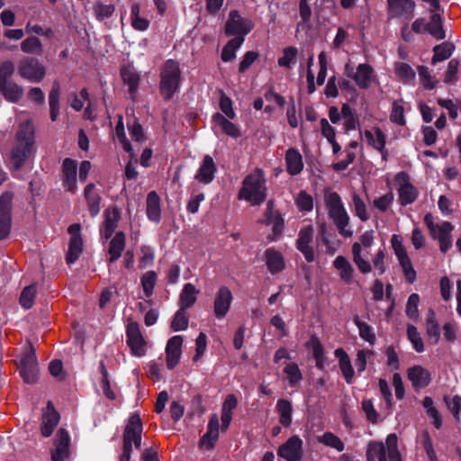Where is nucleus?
Returning <instances> with one entry per match:
<instances>
[{"label": "nucleus", "instance_id": "nucleus-59", "mask_svg": "<svg viewBox=\"0 0 461 461\" xmlns=\"http://www.w3.org/2000/svg\"><path fill=\"white\" fill-rule=\"evenodd\" d=\"M313 357L316 360V366L320 369L324 368V349L320 340L316 337L311 339Z\"/></svg>", "mask_w": 461, "mask_h": 461}, {"label": "nucleus", "instance_id": "nucleus-7", "mask_svg": "<svg viewBox=\"0 0 461 461\" xmlns=\"http://www.w3.org/2000/svg\"><path fill=\"white\" fill-rule=\"evenodd\" d=\"M424 223L429 231L431 238L438 240L440 251L446 253L452 246V224L448 221L435 224L434 217L431 213H427L425 215Z\"/></svg>", "mask_w": 461, "mask_h": 461}, {"label": "nucleus", "instance_id": "nucleus-38", "mask_svg": "<svg viewBox=\"0 0 461 461\" xmlns=\"http://www.w3.org/2000/svg\"><path fill=\"white\" fill-rule=\"evenodd\" d=\"M0 93L7 101L16 103L22 98L23 88L14 81H8L0 84Z\"/></svg>", "mask_w": 461, "mask_h": 461}, {"label": "nucleus", "instance_id": "nucleus-24", "mask_svg": "<svg viewBox=\"0 0 461 461\" xmlns=\"http://www.w3.org/2000/svg\"><path fill=\"white\" fill-rule=\"evenodd\" d=\"M183 337L176 335L168 339L166 347V362L168 369H173L179 362L182 354Z\"/></svg>", "mask_w": 461, "mask_h": 461}, {"label": "nucleus", "instance_id": "nucleus-3", "mask_svg": "<svg viewBox=\"0 0 461 461\" xmlns=\"http://www.w3.org/2000/svg\"><path fill=\"white\" fill-rule=\"evenodd\" d=\"M238 195L251 205H259L266 200V177L261 169L256 168L244 178Z\"/></svg>", "mask_w": 461, "mask_h": 461}, {"label": "nucleus", "instance_id": "nucleus-60", "mask_svg": "<svg viewBox=\"0 0 461 461\" xmlns=\"http://www.w3.org/2000/svg\"><path fill=\"white\" fill-rule=\"evenodd\" d=\"M37 293L34 285L26 286L20 296V303L24 309H30L33 305L34 298Z\"/></svg>", "mask_w": 461, "mask_h": 461}, {"label": "nucleus", "instance_id": "nucleus-34", "mask_svg": "<svg viewBox=\"0 0 461 461\" xmlns=\"http://www.w3.org/2000/svg\"><path fill=\"white\" fill-rule=\"evenodd\" d=\"M286 170L292 175L299 174L303 168L302 155L295 149H289L285 154Z\"/></svg>", "mask_w": 461, "mask_h": 461}, {"label": "nucleus", "instance_id": "nucleus-55", "mask_svg": "<svg viewBox=\"0 0 461 461\" xmlns=\"http://www.w3.org/2000/svg\"><path fill=\"white\" fill-rule=\"evenodd\" d=\"M188 322L189 317L186 310L179 308L171 321V329L174 331L185 330L188 327Z\"/></svg>", "mask_w": 461, "mask_h": 461}, {"label": "nucleus", "instance_id": "nucleus-21", "mask_svg": "<svg viewBox=\"0 0 461 461\" xmlns=\"http://www.w3.org/2000/svg\"><path fill=\"white\" fill-rule=\"evenodd\" d=\"M127 343L132 353L137 357L144 356L146 353V342L140 330L137 322L131 321L127 326Z\"/></svg>", "mask_w": 461, "mask_h": 461}, {"label": "nucleus", "instance_id": "nucleus-9", "mask_svg": "<svg viewBox=\"0 0 461 461\" xmlns=\"http://www.w3.org/2000/svg\"><path fill=\"white\" fill-rule=\"evenodd\" d=\"M345 73L359 88H369L377 80L375 69L366 63L359 64L356 69L350 63H347Z\"/></svg>", "mask_w": 461, "mask_h": 461}, {"label": "nucleus", "instance_id": "nucleus-6", "mask_svg": "<svg viewBox=\"0 0 461 461\" xmlns=\"http://www.w3.org/2000/svg\"><path fill=\"white\" fill-rule=\"evenodd\" d=\"M366 457L367 461H397L399 451L396 435H388L385 444L382 442H370L366 450Z\"/></svg>", "mask_w": 461, "mask_h": 461}, {"label": "nucleus", "instance_id": "nucleus-52", "mask_svg": "<svg viewBox=\"0 0 461 461\" xmlns=\"http://www.w3.org/2000/svg\"><path fill=\"white\" fill-rule=\"evenodd\" d=\"M140 7L139 4H133L131 8V26L138 31H146L149 28V22L140 16Z\"/></svg>", "mask_w": 461, "mask_h": 461}, {"label": "nucleus", "instance_id": "nucleus-17", "mask_svg": "<svg viewBox=\"0 0 461 461\" xmlns=\"http://www.w3.org/2000/svg\"><path fill=\"white\" fill-rule=\"evenodd\" d=\"M68 232L70 235L68 243V250L66 256V261L68 264H72L81 255L83 251V240L81 236V226L78 223L71 224Z\"/></svg>", "mask_w": 461, "mask_h": 461}, {"label": "nucleus", "instance_id": "nucleus-63", "mask_svg": "<svg viewBox=\"0 0 461 461\" xmlns=\"http://www.w3.org/2000/svg\"><path fill=\"white\" fill-rule=\"evenodd\" d=\"M420 303V296L417 294H411L407 301L406 314L411 320H417L419 317L418 306Z\"/></svg>", "mask_w": 461, "mask_h": 461}, {"label": "nucleus", "instance_id": "nucleus-22", "mask_svg": "<svg viewBox=\"0 0 461 461\" xmlns=\"http://www.w3.org/2000/svg\"><path fill=\"white\" fill-rule=\"evenodd\" d=\"M387 8L392 17L410 20L414 14L415 3L412 0H387Z\"/></svg>", "mask_w": 461, "mask_h": 461}, {"label": "nucleus", "instance_id": "nucleus-15", "mask_svg": "<svg viewBox=\"0 0 461 461\" xmlns=\"http://www.w3.org/2000/svg\"><path fill=\"white\" fill-rule=\"evenodd\" d=\"M14 194L5 192L0 195V240H5L11 230V209Z\"/></svg>", "mask_w": 461, "mask_h": 461}, {"label": "nucleus", "instance_id": "nucleus-42", "mask_svg": "<svg viewBox=\"0 0 461 461\" xmlns=\"http://www.w3.org/2000/svg\"><path fill=\"white\" fill-rule=\"evenodd\" d=\"M265 257H266V262H267L268 270L272 274L278 273L284 269V267H285L284 258L280 252H278L273 249H268L265 252Z\"/></svg>", "mask_w": 461, "mask_h": 461}, {"label": "nucleus", "instance_id": "nucleus-10", "mask_svg": "<svg viewBox=\"0 0 461 461\" xmlns=\"http://www.w3.org/2000/svg\"><path fill=\"white\" fill-rule=\"evenodd\" d=\"M18 74L25 80L39 83L46 76V68L36 58L25 57L18 63Z\"/></svg>", "mask_w": 461, "mask_h": 461}, {"label": "nucleus", "instance_id": "nucleus-8", "mask_svg": "<svg viewBox=\"0 0 461 461\" xmlns=\"http://www.w3.org/2000/svg\"><path fill=\"white\" fill-rule=\"evenodd\" d=\"M374 243V231H365L359 237V242L352 245V259L362 274H368L372 271V265L364 258L363 249H368Z\"/></svg>", "mask_w": 461, "mask_h": 461}, {"label": "nucleus", "instance_id": "nucleus-41", "mask_svg": "<svg viewBox=\"0 0 461 461\" xmlns=\"http://www.w3.org/2000/svg\"><path fill=\"white\" fill-rule=\"evenodd\" d=\"M85 198L87 202L88 210L92 217H95L100 212L101 197L95 192V185L88 184L84 190Z\"/></svg>", "mask_w": 461, "mask_h": 461}, {"label": "nucleus", "instance_id": "nucleus-39", "mask_svg": "<svg viewBox=\"0 0 461 461\" xmlns=\"http://www.w3.org/2000/svg\"><path fill=\"white\" fill-rule=\"evenodd\" d=\"M147 214L150 221L158 222L161 218L160 198L155 191L147 196Z\"/></svg>", "mask_w": 461, "mask_h": 461}, {"label": "nucleus", "instance_id": "nucleus-64", "mask_svg": "<svg viewBox=\"0 0 461 461\" xmlns=\"http://www.w3.org/2000/svg\"><path fill=\"white\" fill-rule=\"evenodd\" d=\"M355 323L358 328L359 336L370 344H374L375 341V335L373 332L371 326L366 322L360 321L357 318L355 319Z\"/></svg>", "mask_w": 461, "mask_h": 461}, {"label": "nucleus", "instance_id": "nucleus-31", "mask_svg": "<svg viewBox=\"0 0 461 461\" xmlns=\"http://www.w3.org/2000/svg\"><path fill=\"white\" fill-rule=\"evenodd\" d=\"M333 267L339 272V278L347 285L353 282L355 270L351 263L343 256H338L333 261Z\"/></svg>", "mask_w": 461, "mask_h": 461}, {"label": "nucleus", "instance_id": "nucleus-19", "mask_svg": "<svg viewBox=\"0 0 461 461\" xmlns=\"http://www.w3.org/2000/svg\"><path fill=\"white\" fill-rule=\"evenodd\" d=\"M70 436L65 429L56 434L54 447L50 451L52 461H65L69 456Z\"/></svg>", "mask_w": 461, "mask_h": 461}, {"label": "nucleus", "instance_id": "nucleus-62", "mask_svg": "<svg viewBox=\"0 0 461 461\" xmlns=\"http://www.w3.org/2000/svg\"><path fill=\"white\" fill-rule=\"evenodd\" d=\"M298 50L295 47H287L283 50V56L278 59V65L284 68H290L294 62Z\"/></svg>", "mask_w": 461, "mask_h": 461}, {"label": "nucleus", "instance_id": "nucleus-4", "mask_svg": "<svg viewBox=\"0 0 461 461\" xmlns=\"http://www.w3.org/2000/svg\"><path fill=\"white\" fill-rule=\"evenodd\" d=\"M181 81V69L178 62L168 59L160 71L159 91L166 100H170L179 90Z\"/></svg>", "mask_w": 461, "mask_h": 461}, {"label": "nucleus", "instance_id": "nucleus-47", "mask_svg": "<svg viewBox=\"0 0 461 461\" xmlns=\"http://www.w3.org/2000/svg\"><path fill=\"white\" fill-rule=\"evenodd\" d=\"M455 50V45L449 41H444L433 48L432 64L447 59Z\"/></svg>", "mask_w": 461, "mask_h": 461}, {"label": "nucleus", "instance_id": "nucleus-30", "mask_svg": "<svg viewBox=\"0 0 461 461\" xmlns=\"http://www.w3.org/2000/svg\"><path fill=\"white\" fill-rule=\"evenodd\" d=\"M219 417L216 413H214L209 420L206 433L202 437L200 440L201 446L205 447L208 449L212 448L219 438Z\"/></svg>", "mask_w": 461, "mask_h": 461}, {"label": "nucleus", "instance_id": "nucleus-35", "mask_svg": "<svg viewBox=\"0 0 461 461\" xmlns=\"http://www.w3.org/2000/svg\"><path fill=\"white\" fill-rule=\"evenodd\" d=\"M125 249V235L122 231H119L112 239L109 244L108 254L110 263L115 262L122 256Z\"/></svg>", "mask_w": 461, "mask_h": 461}, {"label": "nucleus", "instance_id": "nucleus-32", "mask_svg": "<svg viewBox=\"0 0 461 461\" xmlns=\"http://www.w3.org/2000/svg\"><path fill=\"white\" fill-rule=\"evenodd\" d=\"M264 223L267 225H273V233L275 236H278L283 230L284 220L281 214L274 210V201L269 200L267 203V211L265 213Z\"/></svg>", "mask_w": 461, "mask_h": 461}, {"label": "nucleus", "instance_id": "nucleus-56", "mask_svg": "<svg viewBox=\"0 0 461 461\" xmlns=\"http://www.w3.org/2000/svg\"><path fill=\"white\" fill-rule=\"evenodd\" d=\"M157 274L155 271H148L146 272L140 279L141 286L143 292L147 297H150L153 294L154 287L157 283Z\"/></svg>", "mask_w": 461, "mask_h": 461}, {"label": "nucleus", "instance_id": "nucleus-49", "mask_svg": "<svg viewBox=\"0 0 461 461\" xmlns=\"http://www.w3.org/2000/svg\"><path fill=\"white\" fill-rule=\"evenodd\" d=\"M21 50L25 54L41 55L43 51V46L40 39L35 36H30L21 42Z\"/></svg>", "mask_w": 461, "mask_h": 461}, {"label": "nucleus", "instance_id": "nucleus-16", "mask_svg": "<svg viewBox=\"0 0 461 461\" xmlns=\"http://www.w3.org/2000/svg\"><path fill=\"white\" fill-rule=\"evenodd\" d=\"M277 455L285 461H302L303 440L298 436H292L279 447Z\"/></svg>", "mask_w": 461, "mask_h": 461}, {"label": "nucleus", "instance_id": "nucleus-1", "mask_svg": "<svg viewBox=\"0 0 461 461\" xmlns=\"http://www.w3.org/2000/svg\"><path fill=\"white\" fill-rule=\"evenodd\" d=\"M324 203L328 211V215L330 219L333 221L339 234L346 238L351 237L353 231L348 227L349 216L339 194L330 189L325 190Z\"/></svg>", "mask_w": 461, "mask_h": 461}, {"label": "nucleus", "instance_id": "nucleus-18", "mask_svg": "<svg viewBox=\"0 0 461 461\" xmlns=\"http://www.w3.org/2000/svg\"><path fill=\"white\" fill-rule=\"evenodd\" d=\"M252 28V23L243 19L238 11L233 10L230 12L225 26V32L228 35H240L239 37L244 38V35L248 34Z\"/></svg>", "mask_w": 461, "mask_h": 461}, {"label": "nucleus", "instance_id": "nucleus-2", "mask_svg": "<svg viewBox=\"0 0 461 461\" xmlns=\"http://www.w3.org/2000/svg\"><path fill=\"white\" fill-rule=\"evenodd\" d=\"M16 140V145L11 153V162L15 169H19L30 157L33 148L34 127L31 121L20 124Z\"/></svg>", "mask_w": 461, "mask_h": 461}, {"label": "nucleus", "instance_id": "nucleus-37", "mask_svg": "<svg viewBox=\"0 0 461 461\" xmlns=\"http://www.w3.org/2000/svg\"><path fill=\"white\" fill-rule=\"evenodd\" d=\"M199 290L193 284H185L179 295V308L186 310L192 307L196 302Z\"/></svg>", "mask_w": 461, "mask_h": 461}, {"label": "nucleus", "instance_id": "nucleus-23", "mask_svg": "<svg viewBox=\"0 0 461 461\" xmlns=\"http://www.w3.org/2000/svg\"><path fill=\"white\" fill-rule=\"evenodd\" d=\"M232 302L231 291L227 286H221L215 294L213 312L218 319L225 317Z\"/></svg>", "mask_w": 461, "mask_h": 461}, {"label": "nucleus", "instance_id": "nucleus-57", "mask_svg": "<svg viewBox=\"0 0 461 461\" xmlns=\"http://www.w3.org/2000/svg\"><path fill=\"white\" fill-rule=\"evenodd\" d=\"M284 372L289 380L290 386L297 385L303 379L302 372L295 363L286 364Z\"/></svg>", "mask_w": 461, "mask_h": 461}, {"label": "nucleus", "instance_id": "nucleus-5", "mask_svg": "<svg viewBox=\"0 0 461 461\" xmlns=\"http://www.w3.org/2000/svg\"><path fill=\"white\" fill-rule=\"evenodd\" d=\"M142 423L137 413H133L128 420L123 431V447L120 461H130L132 445L140 448L141 445Z\"/></svg>", "mask_w": 461, "mask_h": 461}, {"label": "nucleus", "instance_id": "nucleus-36", "mask_svg": "<svg viewBox=\"0 0 461 461\" xmlns=\"http://www.w3.org/2000/svg\"><path fill=\"white\" fill-rule=\"evenodd\" d=\"M335 356L339 358V368L348 384H351L354 378V369L351 365L350 358L346 351L342 348L335 350Z\"/></svg>", "mask_w": 461, "mask_h": 461}, {"label": "nucleus", "instance_id": "nucleus-53", "mask_svg": "<svg viewBox=\"0 0 461 461\" xmlns=\"http://www.w3.org/2000/svg\"><path fill=\"white\" fill-rule=\"evenodd\" d=\"M318 441L329 447L335 448L339 452L344 450V443L332 432H325L323 435L318 437Z\"/></svg>", "mask_w": 461, "mask_h": 461}, {"label": "nucleus", "instance_id": "nucleus-25", "mask_svg": "<svg viewBox=\"0 0 461 461\" xmlns=\"http://www.w3.org/2000/svg\"><path fill=\"white\" fill-rule=\"evenodd\" d=\"M77 162L71 158H65L62 163L63 186L69 192L77 190Z\"/></svg>", "mask_w": 461, "mask_h": 461}, {"label": "nucleus", "instance_id": "nucleus-27", "mask_svg": "<svg viewBox=\"0 0 461 461\" xmlns=\"http://www.w3.org/2000/svg\"><path fill=\"white\" fill-rule=\"evenodd\" d=\"M230 120L220 113H216L212 116V122L216 130L222 131L230 138L238 139L241 136V131L238 125Z\"/></svg>", "mask_w": 461, "mask_h": 461}, {"label": "nucleus", "instance_id": "nucleus-45", "mask_svg": "<svg viewBox=\"0 0 461 461\" xmlns=\"http://www.w3.org/2000/svg\"><path fill=\"white\" fill-rule=\"evenodd\" d=\"M121 74L124 84L128 86L129 91L133 97L140 81L139 73L130 67H123Z\"/></svg>", "mask_w": 461, "mask_h": 461}, {"label": "nucleus", "instance_id": "nucleus-48", "mask_svg": "<svg viewBox=\"0 0 461 461\" xmlns=\"http://www.w3.org/2000/svg\"><path fill=\"white\" fill-rule=\"evenodd\" d=\"M276 411L280 416L279 421L285 427L290 426L292 422V404L287 400H278L276 403Z\"/></svg>", "mask_w": 461, "mask_h": 461}, {"label": "nucleus", "instance_id": "nucleus-14", "mask_svg": "<svg viewBox=\"0 0 461 461\" xmlns=\"http://www.w3.org/2000/svg\"><path fill=\"white\" fill-rule=\"evenodd\" d=\"M398 188V200L401 205L406 206L414 203L417 199L419 192L417 188L411 183L410 176L405 172H400L395 176Z\"/></svg>", "mask_w": 461, "mask_h": 461}, {"label": "nucleus", "instance_id": "nucleus-20", "mask_svg": "<svg viewBox=\"0 0 461 461\" xmlns=\"http://www.w3.org/2000/svg\"><path fill=\"white\" fill-rule=\"evenodd\" d=\"M314 230L312 225L302 228L296 240V248L300 250L307 262H312L315 259V252L312 247Z\"/></svg>", "mask_w": 461, "mask_h": 461}, {"label": "nucleus", "instance_id": "nucleus-33", "mask_svg": "<svg viewBox=\"0 0 461 461\" xmlns=\"http://www.w3.org/2000/svg\"><path fill=\"white\" fill-rule=\"evenodd\" d=\"M104 227L101 230V235L104 239L108 240L111 238L114 230H116L118 226V221L120 219L119 212L113 208L106 210L104 212Z\"/></svg>", "mask_w": 461, "mask_h": 461}, {"label": "nucleus", "instance_id": "nucleus-50", "mask_svg": "<svg viewBox=\"0 0 461 461\" xmlns=\"http://www.w3.org/2000/svg\"><path fill=\"white\" fill-rule=\"evenodd\" d=\"M244 41L243 37H236L230 40L222 49L221 59L228 62L236 57V50L240 48Z\"/></svg>", "mask_w": 461, "mask_h": 461}, {"label": "nucleus", "instance_id": "nucleus-12", "mask_svg": "<svg viewBox=\"0 0 461 461\" xmlns=\"http://www.w3.org/2000/svg\"><path fill=\"white\" fill-rule=\"evenodd\" d=\"M115 136L122 145L123 149L130 154L131 159L125 167L124 175L128 180L136 179L138 176V171L134 164H136L135 153L128 141L124 131V125L122 122V116H119V121L115 127Z\"/></svg>", "mask_w": 461, "mask_h": 461}, {"label": "nucleus", "instance_id": "nucleus-43", "mask_svg": "<svg viewBox=\"0 0 461 461\" xmlns=\"http://www.w3.org/2000/svg\"><path fill=\"white\" fill-rule=\"evenodd\" d=\"M364 136L367 143L376 150H382L385 147L386 136L380 128L366 130Z\"/></svg>", "mask_w": 461, "mask_h": 461}, {"label": "nucleus", "instance_id": "nucleus-11", "mask_svg": "<svg viewBox=\"0 0 461 461\" xmlns=\"http://www.w3.org/2000/svg\"><path fill=\"white\" fill-rule=\"evenodd\" d=\"M391 243L394 254L402 268L406 280L411 284L414 283L416 281L417 274L402 244V237L395 234L393 235Z\"/></svg>", "mask_w": 461, "mask_h": 461}, {"label": "nucleus", "instance_id": "nucleus-26", "mask_svg": "<svg viewBox=\"0 0 461 461\" xmlns=\"http://www.w3.org/2000/svg\"><path fill=\"white\" fill-rule=\"evenodd\" d=\"M217 167L213 158L210 155H205L194 176V178L204 185L210 184L215 176Z\"/></svg>", "mask_w": 461, "mask_h": 461}, {"label": "nucleus", "instance_id": "nucleus-40", "mask_svg": "<svg viewBox=\"0 0 461 461\" xmlns=\"http://www.w3.org/2000/svg\"><path fill=\"white\" fill-rule=\"evenodd\" d=\"M238 405V400L234 394H229L221 408V429H227L230 426V423L232 420V411L236 409Z\"/></svg>", "mask_w": 461, "mask_h": 461}, {"label": "nucleus", "instance_id": "nucleus-58", "mask_svg": "<svg viewBox=\"0 0 461 461\" xmlns=\"http://www.w3.org/2000/svg\"><path fill=\"white\" fill-rule=\"evenodd\" d=\"M395 74L397 77L404 83H408L415 77V72L412 68L402 62L395 65Z\"/></svg>", "mask_w": 461, "mask_h": 461}, {"label": "nucleus", "instance_id": "nucleus-61", "mask_svg": "<svg viewBox=\"0 0 461 461\" xmlns=\"http://www.w3.org/2000/svg\"><path fill=\"white\" fill-rule=\"evenodd\" d=\"M352 202L356 215L363 221H367L369 219V214L367 212L366 203L358 194L354 193L352 194Z\"/></svg>", "mask_w": 461, "mask_h": 461}, {"label": "nucleus", "instance_id": "nucleus-54", "mask_svg": "<svg viewBox=\"0 0 461 461\" xmlns=\"http://www.w3.org/2000/svg\"><path fill=\"white\" fill-rule=\"evenodd\" d=\"M390 120L400 126H403L406 123L402 100H397L393 103Z\"/></svg>", "mask_w": 461, "mask_h": 461}, {"label": "nucleus", "instance_id": "nucleus-13", "mask_svg": "<svg viewBox=\"0 0 461 461\" xmlns=\"http://www.w3.org/2000/svg\"><path fill=\"white\" fill-rule=\"evenodd\" d=\"M20 373L24 382L34 384L38 380L39 368L34 348L30 346L20 359Z\"/></svg>", "mask_w": 461, "mask_h": 461}, {"label": "nucleus", "instance_id": "nucleus-46", "mask_svg": "<svg viewBox=\"0 0 461 461\" xmlns=\"http://www.w3.org/2000/svg\"><path fill=\"white\" fill-rule=\"evenodd\" d=\"M426 331L429 339L437 344L440 338L439 325L436 319L434 310L429 309L426 315Z\"/></svg>", "mask_w": 461, "mask_h": 461}, {"label": "nucleus", "instance_id": "nucleus-29", "mask_svg": "<svg viewBox=\"0 0 461 461\" xmlns=\"http://www.w3.org/2000/svg\"><path fill=\"white\" fill-rule=\"evenodd\" d=\"M408 378L415 388L426 387L431 380V375L428 369L421 366H414L408 369Z\"/></svg>", "mask_w": 461, "mask_h": 461}, {"label": "nucleus", "instance_id": "nucleus-28", "mask_svg": "<svg viewBox=\"0 0 461 461\" xmlns=\"http://www.w3.org/2000/svg\"><path fill=\"white\" fill-rule=\"evenodd\" d=\"M59 421V414L54 409L52 403L49 402L42 415L41 427L42 436L50 437L52 434L55 427L58 425Z\"/></svg>", "mask_w": 461, "mask_h": 461}, {"label": "nucleus", "instance_id": "nucleus-51", "mask_svg": "<svg viewBox=\"0 0 461 461\" xmlns=\"http://www.w3.org/2000/svg\"><path fill=\"white\" fill-rule=\"evenodd\" d=\"M428 32L437 40H443L446 38V32L442 26V17L439 14H433L431 21L429 23Z\"/></svg>", "mask_w": 461, "mask_h": 461}, {"label": "nucleus", "instance_id": "nucleus-44", "mask_svg": "<svg viewBox=\"0 0 461 461\" xmlns=\"http://www.w3.org/2000/svg\"><path fill=\"white\" fill-rule=\"evenodd\" d=\"M60 85L54 81L49 94L50 114L52 122L58 119L59 114Z\"/></svg>", "mask_w": 461, "mask_h": 461}]
</instances>
